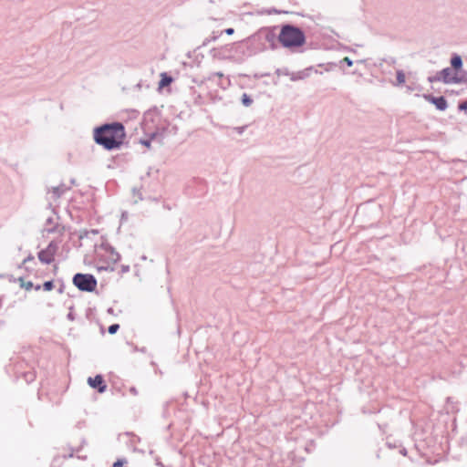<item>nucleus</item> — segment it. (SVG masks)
<instances>
[{
    "label": "nucleus",
    "instance_id": "5701e85b",
    "mask_svg": "<svg viewBox=\"0 0 467 467\" xmlns=\"http://www.w3.org/2000/svg\"><path fill=\"white\" fill-rule=\"evenodd\" d=\"M130 392L134 396L138 395V390L135 387L130 388Z\"/></svg>",
    "mask_w": 467,
    "mask_h": 467
},
{
    "label": "nucleus",
    "instance_id": "f03ea898",
    "mask_svg": "<svg viewBox=\"0 0 467 467\" xmlns=\"http://www.w3.org/2000/svg\"><path fill=\"white\" fill-rule=\"evenodd\" d=\"M278 40L285 47L296 48L305 44L306 36L300 28L285 25L281 28Z\"/></svg>",
    "mask_w": 467,
    "mask_h": 467
},
{
    "label": "nucleus",
    "instance_id": "a878e982",
    "mask_svg": "<svg viewBox=\"0 0 467 467\" xmlns=\"http://www.w3.org/2000/svg\"><path fill=\"white\" fill-rule=\"evenodd\" d=\"M29 260H33L32 256H28L26 259L24 260V264L26 263Z\"/></svg>",
    "mask_w": 467,
    "mask_h": 467
},
{
    "label": "nucleus",
    "instance_id": "cd10ccee",
    "mask_svg": "<svg viewBox=\"0 0 467 467\" xmlns=\"http://www.w3.org/2000/svg\"><path fill=\"white\" fill-rule=\"evenodd\" d=\"M36 290H39V289H40V285H37V286L36 287Z\"/></svg>",
    "mask_w": 467,
    "mask_h": 467
},
{
    "label": "nucleus",
    "instance_id": "f257e3e1",
    "mask_svg": "<svg viewBox=\"0 0 467 467\" xmlns=\"http://www.w3.org/2000/svg\"><path fill=\"white\" fill-rule=\"evenodd\" d=\"M124 126L119 122L104 124L94 130L95 141L106 150H114L120 147L125 139Z\"/></svg>",
    "mask_w": 467,
    "mask_h": 467
},
{
    "label": "nucleus",
    "instance_id": "dca6fc26",
    "mask_svg": "<svg viewBox=\"0 0 467 467\" xmlns=\"http://www.w3.org/2000/svg\"><path fill=\"white\" fill-rule=\"evenodd\" d=\"M21 281V286L24 287L26 290H30L33 287L32 282H26L25 283L23 279H20Z\"/></svg>",
    "mask_w": 467,
    "mask_h": 467
},
{
    "label": "nucleus",
    "instance_id": "393cba45",
    "mask_svg": "<svg viewBox=\"0 0 467 467\" xmlns=\"http://www.w3.org/2000/svg\"><path fill=\"white\" fill-rule=\"evenodd\" d=\"M123 272H128L130 270L129 266H123L122 267Z\"/></svg>",
    "mask_w": 467,
    "mask_h": 467
},
{
    "label": "nucleus",
    "instance_id": "f3484780",
    "mask_svg": "<svg viewBox=\"0 0 467 467\" xmlns=\"http://www.w3.org/2000/svg\"><path fill=\"white\" fill-rule=\"evenodd\" d=\"M428 80L431 82V83H433V82H438V81H441V78H440V73H436V75L432 76V77H429Z\"/></svg>",
    "mask_w": 467,
    "mask_h": 467
},
{
    "label": "nucleus",
    "instance_id": "39448f33",
    "mask_svg": "<svg viewBox=\"0 0 467 467\" xmlns=\"http://www.w3.org/2000/svg\"><path fill=\"white\" fill-rule=\"evenodd\" d=\"M59 243L57 241H51L46 249L38 253V259L43 264H50L54 260V256L58 249Z\"/></svg>",
    "mask_w": 467,
    "mask_h": 467
},
{
    "label": "nucleus",
    "instance_id": "20e7f679",
    "mask_svg": "<svg viewBox=\"0 0 467 467\" xmlns=\"http://www.w3.org/2000/svg\"><path fill=\"white\" fill-rule=\"evenodd\" d=\"M73 284L81 291L92 292L97 286V280L89 274H77L73 277Z\"/></svg>",
    "mask_w": 467,
    "mask_h": 467
},
{
    "label": "nucleus",
    "instance_id": "ddd939ff",
    "mask_svg": "<svg viewBox=\"0 0 467 467\" xmlns=\"http://www.w3.org/2000/svg\"><path fill=\"white\" fill-rule=\"evenodd\" d=\"M242 103L244 106L249 107L252 105L253 99L246 93H244L242 96Z\"/></svg>",
    "mask_w": 467,
    "mask_h": 467
},
{
    "label": "nucleus",
    "instance_id": "6ab92c4d",
    "mask_svg": "<svg viewBox=\"0 0 467 467\" xmlns=\"http://www.w3.org/2000/svg\"><path fill=\"white\" fill-rule=\"evenodd\" d=\"M217 38H218V35H215V33H213V36H211V38H206L204 40L203 45L205 46L211 41H215Z\"/></svg>",
    "mask_w": 467,
    "mask_h": 467
},
{
    "label": "nucleus",
    "instance_id": "a211bd4d",
    "mask_svg": "<svg viewBox=\"0 0 467 467\" xmlns=\"http://www.w3.org/2000/svg\"><path fill=\"white\" fill-rule=\"evenodd\" d=\"M119 328V326L118 324H113V325L109 326V333L115 334Z\"/></svg>",
    "mask_w": 467,
    "mask_h": 467
},
{
    "label": "nucleus",
    "instance_id": "0eeeda50",
    "mask_svg": "<svg viewBox=\"0 0 467 467\" xmlns=\"http://www.w3.org/2000/svg\"><path fill=\"white\" fill-rule=\"evenodd\" d=\"M424 99L429 102L434 104L440 110H445L448 107L447 101L443 97H432L431 95H424Z\"/></svg>",
    "mask_w": 467,
    "mask_h": 467
},
{
    "label": "nucleus",
    "instance_id": "423d86ee",
    "mask_svg": "<svg viewBox=\"0 0 467 467\" xmlns=\"http://www.w3.org/2000/svg\"><path fill=\"white\" fill-rule=\"evenodd\" d=\"M439 73L441 82L445 84L460 82V78H458L457 73L454 72L451 67L443 68L442 70L439 71Z\"/></svg>",
    "mask_w": 467,
    "mask_h": 467
},
{
    "label": "nucleus",
    "instance_id": "1a4fd4ad",
    "mask_svg": "<svg viewBox=\"0 0 467 467\" xmlns=\"http://www.w3.org/2000/svg\"><path fill=\"white\" fill-rule=\"evenodd\" d=\"M311 70H312V67H308L302 71L292 72V73H289V78L292 81L305 79L309 77V71H311Z\"/></svg>",
    "mask_w": 467,
    "mask_h": 467
},
{
    "label": "nucleus",
    "instance_id": "4468645a",
    "mask_svg": "<svg viewBox=\"0 0 467 467\" xmlns=\"http://www.w3.org/2000/svg\"><path fill=\"white\" fill-rule=\"evenodd\" d=\"M65 192V189L62 187H54L53 188V193L56 197H59L61 194H63Z\"/></svg>",
    "mask_w": 467,
    "mask_h": 467
},
{
    "label": "nucleus",
    "instance_id": "f8f14e48",
    "mask_svg": "<svg viewBox=\"0 0 467 467\" xmlns=\"http://www.w3.org/2000/svg\"><path fill=\"white\" fill-rule=\"evenodd\" d=\"M406 81V77H405V74L402 70H398L397 71V83L395 85L397 86H401L405 83Z\"/></svg>",
    "mask_w": 467,
    "mask_h": 467
},
{
    "label": "nucleus",
    "instance_id": "bb28decb",
    "mask_svg": "<svg viewBox=\"0 0 467 467\" xmlns=\"http://www.w3.org/2000/svg\"><path fill=\"white\" fill-rule=\"evenodd\" d=\"M215 75L218 76L219 78H222L223 76V73H221V72H217V73H215Z\"/></svg>",
    "mask_w": 467,
    "mask_h": 467
},
{
    "label": "nucleus",
    "instance_id": "9d476101",
    "mask_svg": "<svg viewBox=\"0 0 467 467\" xmlns=\"http://www.w3.org/2000/svg\"><path fill=\"white\" fill-rule=\"evenodd\" d=\"M173 81L172 78L170 77L167 73L163 72L161 74V80L159 82V88H162L164 87L169 86Z\"/></svg>",
    "mask_w": 467,
    "mask_h": 467
},
{
    "label": "nucleus",
    "instance_id": "aec40b11",
    "mask_svg": "<svg viewBox=\"0 0 467 467\" xmlns=\"http://www.w3.org/2000/svg\"><path fill=\"white\" fill-rule=\"evenodd\" d=\"M289 71L287 69H277L276 70V74L277 75H285V76H288L289 77Z\"/></svg>",
    "mask_w": 467,
    "mask_h": 467
},
{
    "label": "nucleus",
    "instance_id": "412c9836",
    "mask_svg": "<svg viewBox=\"0 0 467 467\" xmlns=\"http://www.w3.org/2000/svg\"><path fill=\"white\" fill-rule=\"evenodd\" d=\"M459 109L463 110L467 113V100L459 105Z\"/></svg>",
    "mask_w": 467,
    "mask_h": 467
},
{
    "label": "nucleus",
    "instance_id": "4be33fe9",
    "mask_svg": "<svg viewBox=\"0 0 467 467\" xmlns=\"http://www.w3.org/2000/svg\"><path fill=\"white\" fill-rule=\"evenodd\" d=\"M343 62H345L348 67H351L353 65V61L348 57L343 58Z\"/></svg>",
    "mask_w": 467,
    "mask_h": 467
},
{
    "label": "nucleus",
    "instance_id": "2eb2a0df",
    "mask_svg": "<svg viewBox=\"0 0 467 467\" xmlns=\"http://www.w3.org/2000/svg\"><path fill=\"white\" fill-rule=\"evenodd\" d=\"M53 287H54V285H53V282H52V281H47V282H45V283H44V285H43V288H44V290H46V291H50V290H52V289H53Z\"/></svg>",
    "mask_w": 467,
    "mask_h": 467
},
{
    "label": "nucleus",
    "instance_id": "b1692460",
    "mask_svg": "<svg viewBox=\"0 0 467 467\" xmlns=\"http://www.w3.org/2000/svg\"><path fill=\"white\" fill-rule=\"evenodd\" d=\"M224 32L227 35L231 36V35H233L234 33V28H227V29L224 30Z\"/></svg>",
    "mask_w": 467,
    "mask_h": 467
},
{
    "label": "nucleus",
    "instance_id": "9b49d317",
    "mask_svg": "<svg viewBox=\"0 0 467 467\" xmlns=\"http://www.w3.org/2000/svg\"><path fill=\"white\" fill-rule=\"evenodd\" d=\"M451 65L454 69H459L462 66V57L458 55H455L451 59Z\"/></svg>",
    "mask_w": 467,
    "mask_h": 467
},
{
    "label": "nucleus",
    "instance_id": "7ed1b4c3",
    "mask_svg": "<svg viewBox=\"0 0 467 467\" xmlns=\"http://www.w3.org/2000/svg\"><path fill=\"white\" fill-rule=\"evenodd\" d=\"M119 258L120 255L112 247L101 246L96 250V265L99 271H113Z\"/></svg>",
    "mask_w": 467,
    "mask_h": 467
},
{
    "label": "nucleus",
    "instance_id": "6e6552de",
    "mask_svg": "<svg viewBox=\"0 0 467 467\" xmlns=\"http://www.w3.org/2000/svg\"><path fill=\"white\" fill-rule=\"evenodd\" d=\"M88 382L90 387L98 389L100 393H103L106 390L107 386L104 384L103 378L100 375H97L94 378H88Z\"/></svg>",
    "mask_w": 467,
    "mask_h": 467
}]
</instances>
